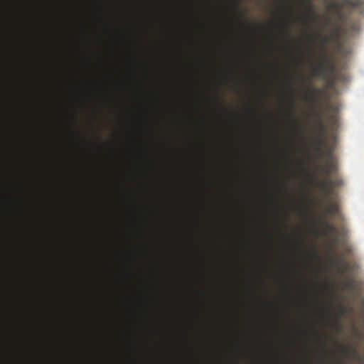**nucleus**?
<instances>
[{
	"instance_id": "nucleus-1",
	"label": "nucleus",
	"mask_w": 364,
	"mask_h": 364,
	"mask_svg": "<svg viewBox=\"0 0 364 364\" xmlns=\"http://www.w3.org/2000/svg\"><path fill=\"white\" fill-rule=\"evenodd\" d=\"M320 62L312 68V75L314 77H326L329 71L333 70V65L325 52L322 50L320 55Z\"/></svg>"
},
{
	"instance_id": "nucleus-2",
	"label": "nucleus",
	"mask_w": 364,
	"mask_h": 364,
	"mask_svg": "<svg viewBox=\"0 0 364 364\" xmlns=\"http://www.w3.org/2000/svg\"><path fill=\"white\" fill-rule=\"evenodd\" d=\"M342 185V179L338 177H336L335 178H332L331 177L326 178L325 180L319 181L317 183V186L326 195L331 194L333 188L340 187Z\"/></svg>"
},
{
	"instance_id": "nucleus-3",
	"label": "nucleus",
	"mask_w": 364,
	"mask_h": 364,
	"mask_svg": "<svg viewBox=\"0 0 364 364\" xmlns=\"http://www.w3.org/2000/svg\"><path fill=\"white\" fill-rule=\"evenodd\" d=\"M321 170L324 172L326 178L331 177L336 173L338 170L337 163L331 151L326 154V162L321 167Z\"/></svg>"
},
{
	"instance_id": "nucleus-4",
	"label": "nucleus",
	"mask_w": 364,
	"mask_h": 364,
	"mask_svg": "<svg viewBox=\"0 0 364 364\" xmlns=\"http://www.w3.org/2000/svg\"><path fill=\"white\" fill-rule=\"evenodd\" d=\"M342 353L348 357L353 358L354 360L362 362L363 360V357L358 353L356 347H350L347 346L339 345Z\"/></svg>"
},
{
	"instance_id": "nucleus-5",
	"label": "nucleus",
	"mask_w": 364,
	"mask_h": 364,
	"mask_svg": "<svg viewBox=\"0 0 364 364\" xmlns=\"http://www.w3.org/2000/svg\"><path fill=\"white\" fill-rule=\"evenodd\" d=\"M322 225L323 228V232L325 235H328V233L337 232L339 235L342 236L345 234V228H342L340 230H338L336 227L333 224L327 221L326 220H323Z\"/></svg>"
},
{
	"instance_id": "nucleus-6",
	"label": "nucleus",
	"mask_w": 364,
	"mask_h": 364,
	"mask_svg": "<svg viewBox=\"0 0 364 364\" xmlns=\"http://www.w3.org/2000/svg\"><path fill=\"white\" fill-rule=\"evenodd\" d=\"M325 214L327 215L336 216L339 215V207L337 203L328 202L325 208Z\"/></svg>"
},
{
	"instance_id": "nucleus-7",
	"label": "nucleus",
	"mask_w": 364,
	"mask_h": 364,
	"mask_svg": "<svg viewBox=\"0 0 364 364\" xmlns=\"http://www.w3.org/2000/svg\"><path fill=\"white\" fill-rule=\"evenodd\" d=\"M318 127L320 129V134L318 137L315 140V144L317 145V150L321 151V146L324 144V139H323V134L326 132V127L323 124V123L321 121V119L319 118L318 122Z\"/></svg>"
},
{
	"instance_id": "nucleus-8",
	"label": "nucleus",
	"mask_w": 364,
	"mask_h": 364,
	"mask_svg": "<svg viewBox=\"0 0 364 364\" xmlns=\"http://www.w3.org/2000/svg\"><path fill=\"white\" fill-rule=\"evenodd\" d=\"M333 262L338 267L340 272L343 273L348 270L349 264L345 260L344 256L338 259H333Z\"/></svg>"
},
{
	"instance_id": "nucleus-9",
	"label": "nucleus",
	"mask_w": 364,
	"mask_h": 364,
	"mask_svg": "<svg viewBox=\"0 0 364 364\" xmlns=\"http://www.w3.org/2000/svg\"><path fill=\"white\" fill-rule=\"evenodd\" d=\"M306 1V11L309 18H311L313 21H315L318 16L314 11L312 7L311 0H305Z\"/></svg>"
},
{
	"instance_id": "nucleus-10",
	"label": "nucleus",
	"mask_w": 364,
	"mask_h": 364,
	"mask_svg": "<svg viewBox=\"0 0 364 364\" xmlns=\"http://www.w3.org/2000/svg\"><path fill=\"white\" fill-rule=\"evenodd\" d=\"M320 92V90L313 88L309 95L306 96V99L314 103L317 99V97Z\"/></svg>"
},
{
	"instance_id": "nucleus-11",
	"label": "nucleus",
	"mask_w": 364,
	"mask_h": 364,
	"mask_svg": "<svg viewBox=\"0 0 364 364\" xmlns=\"http://www.w3.org/2000/svg\"><path fill=\"white\" fill-rule=\"evenodd\" d=\"M343 5L349 6L352 8H358L362 6L361 0H346Z\"/></svg>"
},
{
	"instance_id": "nucleus-12",
	"label": "nucleus",
	"mask_w": 364,
	"mask_h": 364,
	"mask_svg": "<svg viewBox=\"0 0 364 364\" xmlns=\"http://www.w3.org/2000/svg\"><path fill=\"white\" fill-rule=\"evenodd\" d=\"M327 8L328 9L334 10V11H339L341 9V6L334 1H331L327 4Z\"/></svg>"
},
{
	"instance_id": "nucleus-13",
	"label": "nucleus",
	"mask_w": 364,
	"mask_h": 364,
	"mask_svg": "<svg viewBox=\"0 0 364 364\" xmlns=\"http://www.w3.org/2000/svg\"><path fill=\"white\" fill-rule=\"evenodd\" d=\"M321 41H322V46L326 44L329 41V37L327 36H321Z\"/></svg>"
},
{
	"instance_id": "nucleus-14",
	"label": "nucleus",
	"mask_w": 364,
	"mask_h": 364,
	"mask_svg": "<svg viewBox=\"0 0 364 364\" xmlns=\"http://www.w3.org/2000/svg\"><path fill=\"white\" fill-rule=\"evenodd\" d=\"M346 287L349 289H354L353 281V280L348 281L346 283Z\"/></svg>"
},
{
	"instance_id": "nucleus-15",
	"label": "nucleus",
	"mask_w": 364,
	"mask_h": 364,
	"mask_svg": "<svg viewBox=\"0 0 364 364\" xmlns=\"http://www.w3.org/2000/svg\"><path fill=\"white\" fill-rule=\"evenodd\" d=\"M332 242H333V244H337L338 242V239L335 237V238L333 239Z\"/></svg>"
},
{
	"instance_id": "nucleus-16",
	"label": "nucleus",
	"mask_w": 364,
	"mask_h": 364,
	"mask_svg": "<svg viewBox=\"0 0 364 364\" xmlns=\"http://www.w3.org/2000/svg\"><path fill=\"white\" fill-rule=\"evenodd\" d=\"M345 314V310L343 309H342L341 311H340V313H339V315L340 316H342Z\"/></svg>"
},
{
	"instance_id": "nucleus-17",
	"label": "nucleus",
	"mask_w": 364,
	"mask_h": 364,
	"mask_svg": "<svg viewBox=\"0 0 364 364\" xmlns=\"http://www.w3.org/2000/svg\"><path fill=\"white\" fill-rule=\"evenodd\" d=\"M335 364H346V363L343 361L338 360V361H336V363Z\"/></svg>"
},
{
	"instance_id": "nucleus-18",
	"label": "nucleus",
	"mask_w": 364,
	"mask_h": 364,
	"mask_svg": "<svg viewBox=\"0 0 364 364\" xmlns=\"http://www.w3.org/2000/svg\"><path fill=\"white\" fill-rule=\"evenodd\" d=\"M331 20L329 18L326 19V23L328 24L330 23Z\"/></svg>"
},
{
	"instance_id": "nucleus-19",
	"label": "nucleus",
	"mask_w": 364,
	"mask_h": 364,
	"mask_svg": "<svg viewBox=\"0 0 364 364\" xmlns=\"http://www.w3.org/2000/svg\"><path fill=\"white\" fill-rule=\"evenodd\" d=\"M343 3L346 1V0H343Z\"/></svg>"
}]
</instances>
